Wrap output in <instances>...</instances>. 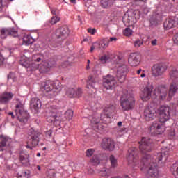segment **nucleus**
<instances>
[{"label": "nucleus", "instance_id": "nucleus-1", "mask_svg": "<svg viewBox=\"0 0 178 178\" xmlns=\"http://www.w3.org/2000/svg\"><path fill=\"white\" fill-rule=\"evenodd\" d=\"M152 143V140L149 138H142L141 141L139 142V149L140 152L145 155L140 162L138 161L137 149L136 147H131L129 149L127 161L128 165L131 166V168H140V166L147 165L149 158H151L149 154H148V152H151L152 150L151 147Z\"/></svg>", "mask_w": 178, "mask_h": 178}, {"label": "nucleus", "instance_id": "nucleus-2", "mask_svg": "<svg viewBox=\"0 0 178 178\" xmlns=\"http://www.w3.org/2000/svg\"><path fill=\"white\" fill-rule=\"evenodd\" d=\"M159 113L160 115V120L153 122L149 127L150 133L154 134H163V133H165L166 127H165L163 123L170 119V107L161 106L159 108Z\"/></svg>", "mask_w": 178, "mask_h": 178}, {"label": "nucleus", "instance_id": "nucleus-3", "mask_svg": "<svg viewBox=\"0 0 178 178\" xmlns=\"http://www.w3.org/2000/svg\"><path fill=\"white\" fill-rule=\"evenodd\" d=\"M116 114V107L114 105H110L104 109L103 113L100 116V119L98 118H93L92 119V123L95 125V127L97 130H102L104 126L101 123H109L111 122V118Z\"/></svg>", "mask_w": 178, "mask_h": 178}, {"label": "nucleus", "instance_id": "nucleus-4", "mask_svg": "<svg viewBox=\"0 0 178 178\" xmlns=\"http://www.w3.org/2000/svg\"><path fill=\"white\" fill-rule=\"evenodd\" d=\"M40 90L49 98H54L62 91V83L59 81H46L42 83Z\"/></svg>", "mask_w": 178, "mask_h": 178}, {"label": "nucleus", "instance_id": "nucleus-5", "mask_svg": "<svg viewBox=\"0 0 178 178\" xmlns=\"http://www.w3.org/2000/svg\"><path fill=\"white\" fill-rule=\"evenodd\" d=\"M120 102L123 111H131L136 105V99L133 95L127 92L121 95Z\"/></svg>", "mask_w": 178, "mask_h": 178}, {"label": "nucleus", "instance_id": "nucleus-6", "mask_svg": "<svg viewBox=\"0 0 178 178\" xmlns=\"http://www.w3.org/2000/svg\"><path fill=\"white\" fill-rule=\"evenodd\" d=\"M15 112H16V116L22 124H26L27 122H29V113H27V111L24 110V104L22 103H19L15 106Z\"/></svg>", "mask_w": 178, "mask_h": 178}, {"label": "nucleus", "instance_id": "nucleus-7", "mask_svg": "<svg viewBox=\"0 0 178 178\" xmlns=\"http://www.w3.org/2000/svg\"><path fill=\"white\" fill-rule=\"evenodd\" d=\"M122 22L124 23L125 26H129V27L134 26V24L137 22L136 12L129 11L125 13L122 17Z\"/></svg>", "mask_w": 178, "mask_h": 178}, {"label": "nucleus", "instance_id": "nucleus-8", "mask_svg": "<svg viewBox=\"0 0 178 178\" xmlns=\"http://www.w3.org/2000/svg\"><path fill=\"white\" fill-rule=\"evenodd\" d=\"M19 63L24 67H26L27 72H34L37 70V66H34V63H31V58H27L26 56H22L19 60Z\"/></svg>", "mask_w": 178, "mask_h": 178}, {"label": "nucleus", "instance_id": "nucleus-9", "mask_svg": "<svg viewBox=\"0 0 178 178\" xmlns=\"http://www.w3.org/2000/svg\"><path fill=\"white\" fill-rule=\"evenodd\" d=\"M56 62L54 60H47L44 62H42L40 65H35L34 64L33 66H37V69L39 70V72L41 73H48L51 68L55 66Z\"/></svg>", "mask_w": 178, "mask_h": 178}, {"label": "nucleus", "instance_id": "nucleus-10", "mask_svg": "<svg viewBox=\"0 0 178 178\" xmlns=\"http://www.w3.org/2000/svg\"><path fill=\"white\" fill-rule=\"evenodd\" d=\"M157 97H159V99L161 101L166 99V97H168V88L162 86L156 87L152 98L155 99Z\"/></svg>", "mask_w": 178, "mask_h": 178}, {"label": "nucleus", "instance_id": "nucleus-11", "mask_svg": "<svg viewBox=\"0 0 178 178\" xmlns=\"http://www.w3.org/2000/svg\"><path fill=\"white\" fill-rule=\"evenodd\" d=\"M152 91H154V85L148 83L140 94V98L143 101H149L152 98Z\"/></svg>", "mask_w": 178, "mask_h": 178}, {"label": "nucleus", "instance_id": "nucleus-12", "mask_svg": "<svg viewBox=\"0 0 178 178\" xmlns=\"http://www.w3.org/2000/svg\"><path fill=\"white\" fill-rule=\"evenodd\" d=\"M8 35L17 37V29L16 28H0V37L5 40Z\"/></svg>", "mask_w": 178, "mask_h": 178}, {"label": "nucleus", "instance_id": "nucleus-13", "mask_svg": "<svg viewBox=\"0 0 178 178\" xmlns=\"http://www.w3.org/2000/svg\"><path fill=\"white\" fill-rule=\"evenodd\" d=\"M128 71L129 70L126 65H122L118 67L116 76L119 83H123L126 81V74Z\"/></svg>", "mask_w": 178, "mask_h": 178}, {"label": "nucleus", "instance_id": "nucleus-14", "mask_svg": "<svg viewBox=\"0 0 178 178\" xmlns=\"http://www.w3.org/2000/svg\"><path fill=\"white\" fill-rule=\"evenodd\" d=\"M118 83L115 77L112 75L108 74L103 78V86L106 88V90H111Z\"/></svg>", "mask_w": 178, "mask_h": 178}, {"label": "nucleus", "instance_id": "nucleus-15", "mask_svg": "<svg viewBox=\"0 0 178 178\" xmlns=\"http://www.w3.org/2000/svg\"><path fill=\"white\" fill-rule=\"evenodd\" d=\"M58 107L51 106L49 111L47 113L46 119L49 123H52V122H55L56 120H59L58 119Z\"/></svg>", "mask_w": 178, "mask_h": 178}, {"label": "nucleus", "instance_id": "nucleus-16", "mask_svg": "<svg viewBox=\"0 0 178 178\" xmlns=\"http://www.w3.org/2000/svg\"><path fill=\"white\" fill-rule=\"evenodd\" d=\"M168 68L166 66L163 65V64H155L152 67V73L154 77H158L159 76H162Z\"/></svg>", "mask_w": 178, "mask_h": 178}, {"label": "nucleus", "instance_id": "nucleus-17", "mask_svg": "<svg viewBox=\"0 0 178 178\" xmlns=\"http://www.w3.org/2000/svg\"><path fill=\"white\" fill-rule=\"evenodd\" d=\"M101 147L103 149L113 151L115 149V141L111 138H104L102 139Z\"/></svg>", "mask_w": 178, "mask_h": 178}, {"label": "nucleus", "instance_id": "nucleus-18", "mask_svg": "<svg viewBox=\"0 0 178 178\" xmlns=\"http://www.w3.org/2000/svg\"><path fill=\"white\" fill-rule=\"evenodd\" d=\"M29 136L31 137V144L33 147H37L40 143V138L41 137V133L38 131L31 129Z\"/></svg>", "mask_w": 178, "mask_h": 178}, {"label": "nucleus", "instance_id": "nucleus-19", "mask_svg": "<svg viewBox=\"0 0 178 178\" xmlns=\"http://www.w3.org/2000/svg\"><path fill=\"white\" fill-rule=\"evenodd\" d=\"M69 28L66 26L58 28L56 31V35L57 38H60L62 40H66L69 37Z\"/></svg>", "mask_w": 178, "mask_h": 178}, {"label": "nucleus", "instance_id": "nucleus-20", "mask_svg": "<svg viewBox=\"0 0 178 178\" xmlns=\"http://www.w3.org/2000/svg\"><path fill=\"white\" fill-rule=\"evenodd\" d=\"M141 56L138 53H131L128 58V63L130 66L136 67L140 65Z\"/></svg>", "mask_w": 178, "mask_h": 178}, {"label": "nucleus", "instance_id": "nucleus-21", "mask_svg": "<svg viewBox=\"0 0 178 178\" xmlns=\"http://www.w3.org/2000/svg\"><path fill=\"white\" fill-rule=\"evenodd\" d=\"M143 116L144 119L147 122H151V120L155 119V117L156 116V111L152 107H147L144 111Z\"/></svg>", "mask_w": 178, "mask_h": 178}, {"label": "nucleus", "instance_id": "nucleus-22", "mask_svg": "<svg viewBox=\"0 0 178 178\" xmlns=\"http://www.w3.org/2000/svg\"><path fill=\"white\" fill-rule=\"evenodd\" d=\"M159 172L156 163H153L150 165L147 172L146 173L147 178H158Z\"/></svg>", "mask_w": 178, "mask_h": 178}, {"label": "nucleus", "instance_id": "nucleus-23", "mask_svg": "<svg viewBox=\"0 0 178 178\" xmlns=\"http://www.w3.org/2000/svg\"><path fill=\"white\" fill-rule=\"evenodd\" d=\"M13 98V93L4 92L1 95H0V105H5L6 104H9V101H10Z\"/></svg>", "mask_w": 178, "mask_h": 178}, {"label": "nucleus", "instance_id": "nucleus-24", "mask_svg": "<svg viewBox=\"0 0 178 178\" xmlns=\"http://www.w3.org/2000/svg\"><path fill=\"white\" fill-rule=\"evenodd\" d=\"M12 139L6 136H0V151H5L7 145H10Z\"/></svg>", "mask_w": 178, "mask_h": 178}, {"label": "nucleus", "instance_id": "nucleus-25", "mask_svg": "<svg viewBox=\"0 0 178 178\" xmlns=\"http://www.w3.org/2000/svg\"><path fill=\"white\" fill-rule=\"evenodd\" d=\"M178 90V82L177 81H174L172 82L170 87V90L168 92V100L170 101L172 99V97L176 94V91Z\"/></svg>", "mask_w": 178, "mask_h": 178}, {"label": "nucleus", "instance_id": "nucleus-26", "mask_svg": "<svg viewBox=\"0 0 178 178\" xmlns=\"http://www.w3.org/2000/svg\"><path fill=\"white\" fill-rule=\"evenodd\" d=\"M178 22L176 19H169L167 21H165L163 24L164 29L165 30H169L173 27H176L177 26Z\"/></svg>", "mask_w": 178, "mask_h": 178}, {"label": "nucleus", "instance_id": "nucleus-27", "mask_svg": "<svg viewBox=\"0 0 178 178\" xmlns=\"http://www.w3.org/2000/svg\"><path fill=\"white\" fill-rule=\"evenodd\" d=\"M104 155L102 154H95L92 159H90V162L94 166H97L101 163V161H102Z\"/></svg>", "mask_w": 178, "mask_h": 178}, {"label": "nucleus", "instance_id": "nucleus-28", "mask_svg": "<svg viewBox=\"0 0 178 178\" xmlns=\"http://www.w3.org/2000/svg\"><path fill=\"white\" fill-rule=\"evenodd\" d=\"M31 105L35 111H38V109L41 108V101L37 97L32 98L31 100Z\"/></svg>", "mask_w": 178, "mask_h": 178}, {"label": "nucleus", "instance_id": "nucleus-29", "mask_svg": "<svg viewBox=\"0 0 178 178\" xmlns=\"http://www.w3.org/2000/svg\"><path fill=\"white\" fill-rule=\"evenodd\" d=\"M168 155H169L168 151L161 152V153L158 154V161L161 162V161H163L165 162L168 159Z\"/></svg>", "mask_w": 178, "mask_h": 178}, {"label": "nucleus", "instance_id": "nucleus-30", "mask_svg": "<svg viewBox=\"0 0 178 178\" xmlns=\"http://www.w3.org/2000/svg\"><path fill=\"white\" fill-rule=\"evenodd\" d=\"M23 42L25 44V45H31V44H33L34 42V39L31 35H26L23 38Z\"/></svg>", "mask_w": 178, "mask_h": 178}, {"label": "nucleus", "instance_id": "nucleus-31", "mask_svg": "<svg viewBox=\"0 0 178 178\" xmlns=\"http://www.w3.org/2000/svg\"><path fill=\"white\" fill-rule=\"evenodd\" d=\"M66 93L70 98H74L76 95V86H74L72 88H68Z\"/></svg>", "mask_w": 178, "mask_h": 178}, {"label": "nucleus", "instance_id": "nucleus-32", "mask_svg": "<svg viewBox=\"0 0 178 178\" xmlns=\"http://www.w3.org/2000/svg\"><path fill=\"white\" fill-rule=\"evenodd\" d=\"M99 173L102 177H106V176H107V177H109V176H111V171H109V169L105 167L99 170Z\"/></svg>", "mask_w": 178, "mask_h": 178}, {"label": "nucleus", "instance_id": "nucleus-33", "mask_svg": "<svg viewBox=\"0 0 178 178\" xmlns=\"http://www.w3.org/2000/svg\"><path fill=\"white\" fill-rule=\"evenodd\" d=\"M101 5L102 8H108V6H112V5H113V0H102Z\"/></svg>", "mask_w": 178, "mask_h": 178}, {"label": "nucleus", "instance_id": "nucleus-34", "mask_svg": "<svg viewBox=\"0 0 178 178\" xmlns=\"http://www.w3.org/2000/svg\"><path fill=\"white\" fill-rule=\"evenodd\" d=\"M95 83L94 78L92 76H90L87 82V88H95Z\"/></svg>", "mask_w": 178, "mask_h": 178}, {"label": "nucleus", "instance_id": "nucleus-35", "mask_svg": "<svg viewBox=\"0 0 178 178\" xmlns=\"http://www.w3.org/2000/svg\"><path fill=\"white\" fill-rule=\"evenodd\" d=\"M99 60L102 63H108L112 62V58H111V55H104L99 58Z\"/></svg>", "mask_w": 178, "mask_h": 178}, {"label": "nucleus", "instance_id": "nucleus-36", "mask_svg": "<svg viewBox=\"0 0 178 178\" xmlns=\"http://www.w3.org/2000/svg\"><path fill=\"white\" fill-rule=\"evenodd\" d=\"M97 45H99V49H105V48H108L109 42L105 40H102L99 42V44H97Z\"/></svg>", "mask_w": 178, "mask_h": 178}, {"label": "nucleus", "instance_id": "nucleus-37", "mask_svg": "<svg viewBox=\"0 0 178 178\" xmlns=\"http://www.w3.org/2000/svg\"><path fill=\"white\" fill-rule=\"evenodd\" d=\"M170 170L174 176H178V161L172 165Z\"/></svg>", "mask_w": 178, "mask_h": 178}, {"label": "nucleus", "instance_id": "nucleus-38", "mask_svg": "<svg viewBox=\"0 0 178 178\" xmlns=\"http://www.w3.org/2000/svg\"><path fill=\"white\" fill-rule=\"evenodd\" d=\"M170 77L171 80L178 79V71L176 69H172L170 72Z\"/></svg>", "mask_w": 178, "mask_h": 178}, {"label": "nucleus", "instance_id": "nucleus-39", "mask_svg": "<svg viewBox=\"0 0 178 178\" xmlns=\"http://www.w3.org/2000/svg\"><path fill=\"white\" fill-rule=\"evenodd\" d=\"M110 162L111 163L112 168H116L118 166V160L115 158V156H110Z\"/></svg>", "mask_w": 178, "mask_h": 178}, {"label": "nucleus", "instance_id": "nucleus-40", "mask_svg": "<svg viewBox=\"0 0 178 178\" xmlns=\"http://www.w3.org/2000/svg\"><path fill=\"white\" fill-rule=\"evenodd\" d=\"M143 44H144L143 39H137L134 42V47H135V48H140Z\"/></svg>", "mask_w": 178, "mask_h": 178}, {"label": "nucleus", "instance_id": "nucleus-41", "mask_svg": "<svg viewBox=\"0 0 178 178\" xmlns=\"http://www.w3.org/2000/svg\"><path fill=\"white\" fill-rule=\"evenodd\" d=\"M59 22H60V17L56 15L53 16L50 20V23L52 25L56 24V23H59Z\"/></svg>", "mask_w": 178, "mask_h": 178}, {"label": "nucleus", "instance_id": "nucleus-42", "mask_svg": "<svg viewBox=\"0 0 178 178\" xmlns=\"http://www.w3.org/2000/svg\"><path fill=\"white\" fill-rule=\"evenodd\" d=\"M123 34L125 37H131L133 35V30L130 28H126L123 31Z\"/></svg>", "mask_w": 178, "mask_h": 178}, {"label": "nucleus", "instance_id": "nucleus-43", "mask_svg": "<svg viewBox=\"0 0 178 178\" xmlns=\"http://www.w3.org/2000/svg\"><path fill=\"white\" fill-rule=\"evenodd\" d=\"M83 95V90L81 88H78L75 89V97L74 98H80Z\"/></svg>", "mask_w": 178, "mask_h": 178}, {"label": "nucleus", "instance_id": "nucleus-44", "mask_svg": "<svg viewBox=\"0 0 178 178\" xmlns=\"http://www.w3.org/2000/svg\"><path fill=\"white\" fill-rule=\"evenodd\" d=\"M65 116L66 118V119H67L68 120H70V119H72V118H73V111L72 110H67L65 113Z\"/></svg>", "mask_w": 178, "mask_h": 178}, {"label": "nucleus", "instance_id": "nucleus-45", "mask_svg": "<svg viewBox=\"0 0 178 178\" xmlns=\"http://www.w3.org/2000/svg\"><path fill=\"white\" fill-rule=\"evenodd\" d=\"M20 161L23 165H26V163H29L30 161L29 160V157H24V156L21 155L19 157Z\"/></svg>", "mask_w": 178, "mask_h": 178}, {"label": "nucleus", "instance_id": "nucleus-46", "mask_svg": "<svg viewBox=\"0 0 178 178\" xmlns=\"http://www.w3.org/2000/svg\"><path fill=\"white\" fill-rule=\"evenodd\" d=\"M95 152V149H88L86 150V156L88 158H91L92 155H94V153Z\"/></svg>", "mask_w": 178, "mask_h": 178}, {"label": "nucleus", "instance_id": "nucleus-47", "mask_svg": "<svg viewBox=\"0 0 178 178\" xmlns=\"http://www.w3.org/2000/svg\"><path fill=\"white\" fill-rule=\"evenodd\" d=\"M5 60H6V57H4L3 54L0 53V66H2L5 63Z\"/></svg>", "mask_w": 178, "mask_h": 178}, {"label": "nucleus", "instance_id": "nucleus-48", "mask_svg": "<svg viewBox=\"0 0 178 178\" xmlns=\"http://www.w3.org/2000/svg\"><path fill=\"white\" fill-rule=\"evenodd\" d=\"M97 31V30L95 29H88V33H90V34H92L93 35V34H95V32Z\"/></svg>", "mask_w": 178, "mask_h": 178}, {"label": "nucleus", "instance_id": "nucleus-49", "mask_svg": "<svg viewBox=\"0 0 178 178\" xmlns=\"http://www.w3.org/2000/svg\"><path fill=\"white\" fill-rule=\"evenodd\" d=\"M173 41L175 44H178V33H177L174 38H173Z\"/></svg>", "mask_w": 178, "mask_h": 178}, {"label": "nucleus", "instance_id": "nucleus-50", "mask_svg": "<svg viewBox=\"0 0 178 178\" xmlns=\"http://www.w3.org/2000/svg\"><path fill=\"white\" fill-rule=\"evenodd\" d=\"M46 136L47 137H52V130H49L46 132Z\"/></svg>", "mask_w": 178, "mask_h": 178}, {"label": "nucleus", "instance_id": "nucleus-51", "mask_svg": "<svg viewBox=\"0 0 178 178\" xmlns=\"http://www.w3.org/2000/svg\"><path fill=\"white\" fill-rule=\"evenodd\" d=\"M157 42H158V40L156 39H154V40H152L151 44L153 47H155V45H156Z\"/></svg>", "mask_w": 178, "mask_h": 178}, {"label": "nucleus", "instance_id": "nucleus-52", "mask_svg": "<svg viewBox=\"0 0 178 178\" xmlns=\"http://www.w3.org/2000/svg\"><path fill=\"white\" fill-rule=\"evenodd\" d=\"M51 13L54 15V16H56V9L55 8H51Z\"/></svg>", "mask_w": 178, "mask_h": 178}, {"label": "nucleus", "instance_id": "nucleus-53", "mask_svg": "<svg viewBox=\"0 0 178 178\" xmlns=\"http://www.w3.org/2000/svg\"><path fill=\"white\" fill-rule=\"evenodd\" d=\"M33 60H34V62H41V58L40 57H38L37 59H35L33 56Z\"/></svg>", "mask_w": 178, "mask_h": 178}, {"label": "nucleus", "instance_id": "nucleus-54", "mask_svg": "<svg viewBox=\"0 0 178 178\" xmlns=\"http://www.w3.org/2000/svg\"><path fill=\"white\" fill-rule=\"evenodd\" d=\"M124 130H126V129H124V127H123L122 129H119L118 132L119 133H123V131H124Z\"/></svg>", "mask_w": 178, "mask_h": 178}, {"label": "nucleus", "instance_id": "nucleus-55", "mask_svg": "<svg viewBox=\"0 0 178 178\" xmlns=\"http://www.w3.org/2000/svg\"><path fill=\"white\" fill-rule=\"evenodd\" d=\"M8 115L12 117V119H15V115H13V112H9Z\"/></svg>", "mask_w": 178, "mask_h": 178}, {"label": "nucleus", "instance_id": "nucleus-56", "mask_svg": "<svg viewBox=\"0 0 178 178\" xmlns=\"http://www.w3.org/2000/svg\"><path fill=\"white\" fill-rule=\"evenodd\" d=\"M3 12H5V10H3V7H2V4L1 6H0V13H3Z\"/></svg>", "mask_w": 178, "mask_h": 178}, {"label": "nucleus", "instance_id": "nucleus-57", "mask_svg": "<svg viewBox=\"0 0 178 178\" xmlns=\"http://www.w3.org/2000/svg\"><path fill=\"white\" fill-rule=\"evenodd\" d=\"M110 41H118V39L116 38H110Z\"/></svg>", "mask_w": 178, "mask_h": 178}, {"label": "nucleus", "instance_id": "nucleus-58", "mask_svg": "<svg viewBox=\"0 0 178 178\" xmlns=\"http://www.w3.org/2000/svg\"><path fill=\"white\" fill-rule=\"evenodd\" d=\"M144 72L145 71H143L142 74H140V77H142V79L145 77V73Z\"/></svg>", "mask_w": 178, "mask_h": 178}, {"label": "nucleus", "instance_id": "nucleus-59", "mask_svg": "<svg viewBox=\"0 0 178 178\" xmlns=\"http://www.w3.org/2000/svg\"><path fill=\"white\" fill-rule=\"evenodd\" d=\"M94 49H95V46L92 45L90 48V52H92V51H94Z\"/></svg>", "mask_w": 178, "mask_h": 178}, {"label": "nucleus", "instance_id": "nucleus-60", "mask_svg": "<svg viewBox=\"0 0 178 178\" xmlns=\"http://www.w3.org/2000/svg\"><path fill=\"white\" fill-rule=\"evenodd\" d=\"M141 72H143V70L139 69V70L137 71V74H140L141 73Z\"/></svg>", "mask_w": 178, "mask_h": 178}, {"label": "nucleus", "instance_id": "nucleus-61", "mask_svg": "<svg viewBox=\"0 0 178 178\" xmlns=\"http://www.w3.org/2000/svg\"><path fill=\"white\" fill-rule=\"evenodd\" d=\"M117 124H118V126L120 127V126H122V122H118Z\"/></svg>", "mask_w": 178, "mask_h": 178}, {"label": "nucleus", "instance_id": "nucleus-62", "mask_svg": "<svg viewBox=\"0 0 178 178\" xmlns=\"http://www.w3.org/2000/svg\"><path fill=\"white\" fill-rule=\"evenodd\" d=\"M37 169H38V170H41V167L40 165H38Z\"/></svg>", "mask_w": 178, "mask_h": 178}, {"label": "nucleus", "instance_id": "nucleus-63", "mask_svg": "<svg viewBox=\"0 0 178 178\" xmlns=\"http://www.w3.org/2000/svg\"><path fill=\"white\" fill-rule=\"evenodd\" d=\"M26 148H30V149H33V147H31L30 145H26Z\"/></svg>", "mask_w": 178, "mask_h": 178}, {"label": "nucleus", "instance_id": "nucleus-64", "mask_svg": "<svg viewBox=\"0 0 178 178\" xmlns=\"http://www.w3.org/2000/svg\"><path fill=\"white\" fill-rule=\"evenodd\" d=\"M12 77V74L8 75V79H10Z\"/></svg>", "mask_w": 178, "mask_h": 178}]
</instances>
